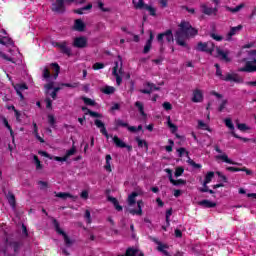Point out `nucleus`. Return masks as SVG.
Returning a JSON list of instances; mask_svg holds the SVG:
<instances>
[{"label":"nucleus","instance_id":"nucleus-1","mask_svg":"<svg viewBox=\"0 0 256 256\" xmlns=\"http://www.w3.org/2000/svg\"><path fill=\"white\" fill-rule=\"evenodd\" d=\"M252 47H255V42L245 44L238 54V57H240L238 60V71L241 73H255L256 71V50H246Z\"/></svg>","mask_w":256,"mask_h":256},{"label":"nucleus","instance_id":"nucleus-2","mask_svg":"<svg viewBox=\"0 0 256 256\" xmlns=\"http://www.w3.org/2000/svg\"><path fill=\"white\" fill-rule=\"evenodd\" d=\"M197 33H199L197 29L193 28L189 22L183 20L178 25V31L175 34L176 43L181 47H185V41L191 39V37H195Z\"/></svg>","mask_w":256,"mask_h":256},{"label":"nucleus","instance_id":"nucleus-3","mask_svg":"<svg viewBox=\"0 0 256 256\" xmlns=\"http://www.w3.org/2000/svg\"><path fill=\"white\" fill-rule=\"evenodd\" d=\"M137 195H139L137 192H133L128 196V207L131 215H143L145 203H143V200L136 201Z\"/></svg>","mask_w":256,"mask_h":256},{"label":"nucleus","instance_id":"nucleus-4","mask_svg":"<svg viewBox=\"0 0 256 256\" xmlns=\"http://www.w3.org/2000/svg\"><path fill=\"white\" fill-rule=\"evenodd\" d=\"M20 249H21L20 242L9 241V238H6L5 247L2 251V253L4 256H15V255H17V253H19Z\"/></svg>","mask_w":256,"mask_h":256},{"label":"nucleus","instance_id":"nucleus-5","mask_svg":"<svg viewBox=\"0 0 256 256\" xmlns=\"http://www.w3.org/2000/svg\"><path fill=\"white\" fill-rule=\"evenodd\" d=\"M112 73L116 77L117 85H121L123 81V60H121V56H118V62H115Z\"/></svg>","mask_w":256,"mask_h":256},{"label":"nucleus","instance_id":"nucleus-6","mask_svg":"<svg viewBox=\"0 0 256 256\" xmlns=\"http://www.w3.org/2000/svg\"><path fill=\"white\" fill-rule=\"evenodd\" d=\"M132 3L135 9H144V11H148L149 15L155 17L157 15V9L155 7L145 4L143 0H132Z\"/></svg>","mask_w":256,"mask_h":256},{"label":"nucleus","instance_id":"nucleus-7","mask_svg":"<svg viewBox=\"0 0 256 256\" xmlns=\"http://www.w3.org/2000/svg\"><path fill=\"white\" fill-rule=\"evenodd\" d=\"M214 149L216 153H219L215 156L216 161H222V163H227L228 165H237L219 146H215Z\"/></svg>","mask_w":256,"mask_h":256},{"label":"nucleus","instance_id":"nucleus-8","mask_svg":"<svg viewBox=\"0 0 256 256\" xmlns=\"http://www.w3.org/2000/svg\"><path fill=\"white\" fill-rule=\"evenodd\" d=\"M157 40L160 45H165V43H173V32L171 30H167L164 33L158 34Z\"/></svg>","mask_w":256,"mask_h":256},{"label":"nucleus","instance_id":"nucleus-9","mask_svg":"<svg viewBox=\"0 0 256 256\" xmlns=\"http://www.w3.org/2000/svg\"><path fill=\"white\" fill-rule=\"evenodd\" d=\"M51 10L53 13H63L65 11V0H53Z\"/></svg>","mask_w":256,"mask_h":256},{"label":"nucleus","instance_id":"nucleus-10","mask_svg":"<svg viewBox=\"0 0 256 256\" xmlns=\"http://www.w3.org/2000/svg\"><path fill=\"white\" fill-rule=\"evenodd\" d=\"M197 51H205L206 53H210V55H213V51H215V45H213L212 42L198 43L196 47Z\"/></svg>","mask_w":256,"mask_h":256},{"label":"nucleus","instance_id":"nucleus-11","mask_svg":"<svg viewBox=\"0 0 256 256\" xmlns=\"http://www.w3.org/2000/svg\"><path fill=\"white\" fill-rule=\"evenodd\" d=\"M216 57H218V59H221V61H225V63H229L231 61L229 51L222 50L221 48H216Z\"/></svg>","mask_w":256,"mask_h":256},{"label":"nucleus","instance_id":"nucleus-12","mask_svg":"<svg viewBox=\"0 0 256 256\" xmlns=\"http://www.w3.org/2000/svg\"><path fill=\"white\" fill-rule=\"evenodd\" d=\"M213 177H215V173L214 172H208L205 176V180H204V188L200 189V191H202V193H207V191H209V193H213V190H209L207 188V185H209V183H211V181L213 180Z\"/></svg>","mask_w":256,"mask_h":256},{"label":"nucleus","instance_id":"nucleus-13","mask_svg":"<svg viewBox=\"0 0 256 256\" xmlns=\"http://www.w3.org/2000/svg\"><path fill=\"white\" fill-rule=\"evenodd\" d=\"M74 47H77L78 49H83L87 47V38L80 36L76 37L73 42Z\"/></svg>","mask_w":256,"mask_h":256},{"label":"nucleus","instance_id":"nucleus-14","mask_svg":"<svg viewBox=\"0 0 256 256\" xmlns=\"http://www.w3.org/2000/svg\"><path fill=\"white\" fill-rule=\"evenodd\" d=\"M165 172L167 173L168 179H169L170 183H172V185H175V186L185 185V180H183V179H179V180L173 179V172L171 171V169L166 168Z\"/></svg>","mask_w":256,"mask_h":256},{"label":"nucleus","instance_id":"nucleus-15","mask_svg":"<svg viewBox=\"0 0 256 256\" xmlns=\"http://www.w3.org/2000/svg\"><path fill=\"white\" fill-rule=\"evenodd\" d=\"M200 8L204 15H217V7H209L207 4H201Z\"/></svg>","mask_w":256,"mask_h":256},{"label":"nucleus","instance_id":"nucleus-16","mask_svg":"<svg viewBox=\"0 0 256 256\" xmlns=\"http://www.w3.org/2000/svg\"><path fill=\"white\" fill-rule=\"evenodd\" d=\"M193 103H201L203 101V91L200 89H195L192 94Z\"/></svg>","mask_w":256,"mask_h":256},{"label":"nucleus","instance_id":"nucleus-17","mask_svg":"<svg viewBox=\"0 0 256 256\" xmlns=\"http://www.w3.org/2000/svg\"><path fill=\"white\" fill-rule=\"evenodd\" d=\"M50 69L52 71L53 79H57L59 77V73L61 72V67L58 63H51Z\"/></svg>","mask_w":256,"mask_h":256},{"label":"nucleus","instance_id":"nucleus-18","mask_svg":"<svg viewBox=\"0 0 256 256\" xmlns=\"http://www.w3.org/2000/svg\"><path fill=\"white\" fill-rule=\"evenodd\" d=\"M95 125L96 127H98V129H100V132L102 133V135L106 136L107 139H109V133H107V129L105 128V124L103 123V121L96 119Z\"/></svg>","mask_w":256,"mask_h":256},{"label":"nucleus","instance_id":"nucleus-19","mask_svg":"<svg viewBox=\"0 0 256 256\" xmlns=\"http://www.w3.org/2000/svg\"><path fill=\"white\" fill-rule=\"evenodd\" d=\"M6 199L12 209H15L17 207V200L15 199V194L12 192H8L6 195Z\"/></svg>","mask_w":256,"mask_h":256},{"label":"nucleus","instance_id":"nucleus-20","mask_svg":"<svg viewBox=\"0 0 256 256\" xmlns=\"http://www.w3.org/2000/svg\"><path fill=\"white\" fill-rule=\"evenodd\" d=\"M222 79L223 81H234V83H243V79L240 78L237 74H228Z\"/></svg>","mask_w":256,"mask_h":256},{"label":"nucleus","instance_id":"nucleus-21","mask_svg":"<svg viewBox=\"0 0 256 256\" xmlns=\"http://www.w3.org/2000/svg\"><path fill=\"white\" fill-rule=\"evenodd\" d=\"M241 29H243L242 25L232 27L230 29L229 33L227 34V41H231V37H233V35H237L239 33V31H241Z\"/></svg>","mask_w":256,"mask_h":256},{"label":"nucleus","instance_id":"nucleus-22","mask_svg":"<svg viewBox=\"0 0 256 256\" xmlns=\"http://www.w3.org/2000/svg\"><path fill=\"white\" fill-rule=\"evenodd\" d=\"M201 207H205L206 209H213V207H217V203L211 200H202L198 203Z\"/></svg>","mask_w":256,"mask_h":256},{"label":"nucleus","instance_id":"nucleus-23","mask_svg":"<svg viewBox=\"0 0 256 256\" xmlns=\"http://www.w3.org/2000/svg\"><path fill=\"white\" fill-rule=\"evenodd\" d=\"M74 29L75 31H80V32L85 31V22H83V20L81 19L75 20Z\"/></svg>","mask_w":256,"mask_h":256},{"label":"nucleus","instance_id":"nucleus-24","mask_svg":"<svg viewBox=\"0 0 256 256\" xmlns=\"http://www.w3.org/2000/svg\"><path fill=\"white\" fill-rule=\"evenodd\" d=\"M153 32L150 31V38L148 39V41L146 42V45L144 46V50L143 53H149V51H151V45L153 44Z\"/></svg>","mask_w":256,"mask_h":256},{"label":"nucleus","instance_id":"nucleus-25","mask_svg":"<svg viewBox=\"0 0 256 256\" xmlns=\"http://www.w3.org/2000/svg\"><path fill=\"white\" fill-rule=\"evenodd\" d=\"M52 223H53L54 229L58 233V235H62V237H65V232L61 229V226L59 225V222L57 221V219L53 218Z\"/></svg>","mask_w":256,"mask_h":256},{"label":"nucleus","instance_id":"nucleus-26","mask_svg":"<svg viewBox=\"0 0 256 256\" xmlns=\"http://www.w3.org/2000/svg\"><path fill=\"white\" fill-rule=\"evenodd\" d=\"M100 91L102 93H104L105 95H113V93H115V87H113V86H104L100 89Z\"/></svg>","mask_w":256,"mask_h":256},{"label":"nucleus","instance_id":"nucleus-27","mask_svg":"<svg viewBox=\"0 0 256 256\" xmlns=\"http://www.w3.org/2000/svg\"><path fill=\"white\" fill-rule=\"evenodd\" d=\"M113 142L115 143L116 147H120V149H125V147H127V144H125V142H123V140L117 136L113 137Z\"/></svg>","mask_w":256,"mask_h":256},{"label":"nucleus","instance_id":"nucleus-28","mask_svg":"<svg viewBox=\"0 0 256 256\" xmlns=\"http://www.w3.org/2000/svg\"><path fill=\"white\" fill-rule=\"evenodd\" d=\"M158 251H160L161 253H163L166 256H169V252H167L166 249H169V246L162 244L161 242L158 243V247H157Z\"/></svg>","mask_w":256,"mask_h":256},{"label":"nucleus","instance_id":"nucleus-29","mask_svg":"<svg viewBox=\"0 0 256 256\" xmlns=\"http://www.w3.org/2000/svg\"><path fill=\"white\" fill-rule=\"evenodd\" d=\"M108 200L113 203L116 211H123V207H121V205H119V201L116 200V198L113 197H108Z\"/></svg>","mask_w":256,"mask_h":256},{"label":"nucleus","instance_id":"nucleus-30","mask_svg":"<svg viewBox=\"0 0 256 256\" xmlns=\"http://www.w3.org/2000/svg\"><path fill=\"white\" fill-rule=\"evenodd\" d=\"M148 89L141 90V93H151V91H159L158 87H155V85L148 83L147 84Z\"/></svg>","mask_w":256,"mask_h":256},{"label":"nucleus","instance_id":"nucleus-31","mask_svg":"<svg viewBox=\"0 0 256 256\" xmlns=\"http://www.w3.org/2000/svg\"><path fill=\"white\" fill-rule=\"evenodd\" d=\"M167 125L169 129L171 130V133H177V126L173 123H171V116L167 117Z\"/></svg>","mask_w":256,"mask_h":256},{"label":"nucleus","instance_id":"nucleus-32","mask_svg":"<svg viewBox=\"0 0 256 256\" xmlns=\"http://www.w3.org/2000/svg\"><path fill=\"white\" fill-rule=\"evenodd\" d=\"M135 106L138 108V111L142 115V117H147V114H145V108L143 106V103L137 101L135 103Z\"/></svg>","mask_w":256,"mask_h":256},{"label":"nucleus","instance_id":"nucleus-33","mask_svg":"<svg viewBox=\"0 0 256 256\" xmlns=\"http://www.w3.org/2000/svg\"><path fill=\"white\" fill-rule=\"evenodd\" d=\"M111 155H106V165L104 166V169L108 172L111 173Z\"/></svg>","mask_w":256,"mask_h":256},{"label":"nucleus","instance_id":"nucleus-34","mask_svg":"<svg viewBox=\"0 0 256 256\" xmlns=\"http://www.w3.org/2000/svg\"><path fill=\"white\" fill-rule=\"evenodd\" d=\"M93 9V5L92 4H88L87 6L77 9L75 10V13H77L78 15H83L84 11H89Z\"/></svg>","mask_w":256,"mask_h":256},{"label":"nucleus","instance_id":"nucleus-35","mask_svg":"<svg viewBox=\"0 0 256 256\" xmlns=\"http://www.w3.org/2000/svg\"><path fill=\"white\" fill-rule=\"evenodd\" d=\"M4 126L10 131V135L12 139H15V134L13 132V128H11V125L9 124V121H7V118L3 119Z\"/></svg>","mask_w":256,"mask_h":256},{"label":"nucleus","instance_id":"nucleus-36","mask_svg":"<svg viewBox=\"0 0 256 256\" xmlns=\"http://www.w3.org/2000/svg\"><path fill=\"white\" fill-rule=\"evenodd\" d=\"M15 91H26L27 89H29V86H27V84L22 83V84H16L13 85Z\"/></svg>","mask_w":256,"mask_h":256},{"label":"nucleus","instance_id":"nucleus-37","mask_svg":"<svg viewBox=\"0 0 256 256\" xmlns=\"http://www.w3.org/2000/svg\"><path fill=\"white\" fill-rule=\"evenodd\" d=\"M236 127L239 129V131H249V129H251V127L247 126V124L239 122H236Z\"/></svg>","mask_w":256,"mask_h":256},{"label":"nucleus","instance_id":"nucleus-38","mask_svg":"<svg viewBox=\"0 0 256 256\" xmlns=\"http://www.w3.org/2000/svg\"><path fill=\"white\" fill-rule=\"evenodd\" d=\"M224 123H225L226 127H228V129H230V131H235V126L233 125V121L231 120V118L224 119Z\"/></svg>","mask_w":256,"mask_h":256},{"label":"nucleus","instance_id":"nucleus-39","mask_svg":"<svg viewBox=\"0 0 256 256\" xmlns=\"http://www.w3.org/2000/svg\"><path fill=\"white\" fill-rule=\"evenodd\" d=\"M34 159V163L36 165V169L39 171L41 169H43V164H41V160H39V157L37 155L33 156Z\"/></svg>","mask_w":256,"mask_h":256},{"label":"nucleus","instance_id":"nucleus-40","mask_svg":"<svg viewBox=\"0 0 256 256\" xmlns=\"http://www.w3.org/2000/svg\"><path fill=\"white\" fill-rule=\"evenodd\" d=\"M82 111H87V113H89L90 117H103V115H101L100 113H97V112H94V111H91V110H87V108L83 107L82 108Z\"/></svg>","mask_w":256,"mask_h":256},{"label":"nucleus","instance_id":"nucleus-41","mask_svg":"<svg viewBox=\"0 0 256 256\" xmlns=\"http://www.w3.org/2000/svg\"><path fill=\"white\" fill-rule=\"evenodd\" d=\"M82 100L84 101L85 105H90L91 107L95 106V100L87 97H82Z\"/></svg>","mask_w":256,"mask_h":256},{"label":"nucleus","instance_id":"nucleus-42","mask_svg":"<svg viewBox=\"0 0 256 256\" xmlns=\"http://www.w3.org/2000/svg\"><path fill=\"white\" fill-rule=\"evenodd\" d=\"M199 129H203L204 131H209V125H207L203 120L198 121Z\"/></svg>","mask_w":256,"mask_h":256},{"label":"nucleus","instance_id":"nucleus-43","mask_svg":"<svg viewBox=\"0 0 256 256\" xmlns=\"http://www.w3.org/2000/svg\"><path fill=\"white\" fill-rule=\"evenodd\" d=\"M243 7H245V4H240L235 8H228V11H230L231 13H239V11L243 9Z\"/></svg>","mask_w":256,"mask_h":256},{"label":"nucleus","instance_id":"nucleus-44","mask_svg":"<svg viewBox=\"0 0 256 256\" xmlns=\"http://www.w3.org/2000/svg\"><path fill=\"white\" fill-rule=\"evenodd\" d=\"M0 45H11V39L8 37H1Z\"/></svg>","mask_w":256,"mask_h":256},{"label":"nucleus","instance_id":"nucleus-45","mask_svg":"<svg viewBox=\"0 0 256 256\" xmlns=\"http://www.w3.org/2000/svg\"><path fill=\"white\" fill-rule=\"evenodd\" d=\"M42 77H44L45 79H51V71L49 70V68H44Z\"/></svg>","mask_w":256,"mask_h":256},{"label":"nucleus","instance_id":"nucleus-46","mask_svg":"<svg viewBox=\"0 0 256 256\" xmlns=\"http://www.w3.org/2000/svg\"><path fill=\"white\" fill-rule=\"evenodd\" d=\"M225 109H227V100H222L219 104L218 111L223 112Z\"/></svg>","mask_w":256,"mask_h":256},{"label":"nucleus","instance_id":"nucleus-47","mask_svg":"<svg viewBox=\"0 0 256 256\" xmlns=\"http://www.w3.org/2000/svg\"><path fill=\"white\" fill-rule=\"evenodd\" d=\"M136 141L138 143V147H145L146 150L148 149L147 142L145 140H142L140 138H136Z\"/></svg>","mask_w":256,"mask_h":256},{"label":"nucleus","instance_id":"nucleus-48","mask_svg":"<svg viewBox=\"0 0 256 256\" xmlns=\"http://www.w3.org/2000/svg\"><path fill=\"white\" fill-rule=\"evenodd\" d=\"M184 172L185 169H183V167H177L175 170V177H181Z\"/></svg>","mask_w":256,"mask_h":256},{"label":"nucleus","instance_id":"nucleus-49","mask_svg":"<svg viewBox=\"0 0 256 256\" xmlns=\"http://www.w3.org/2000/svg\"><path fill=\"white\" fill-rule=\"evenodd\" d=\"M168 143H169V145L166 146L165 149L168 153H171V151H173V145H175V142H173V140L169 139Z\"/></svg>","mask_w":256,"mask_h":256},{"label":"nucleus","instance_id":"nucleus-50","mask_svg":"<svg viewBox=\"0 0 256 256\" xmlns=\"http://www.w3.org/2000/svg\"><path fill=\"white\" fill-rule=\"evenodd\" d=\"M45 103L46 109H53V100H51V98H46Z\"/></svg>","mask_w":256,"mask_h":256},{"label":"nucleus","instance_id":"nucleus-51","mask_svg":"<svg viewBox=\"0 0 256 256\" xmlns=\"http://www.w3.org/2000/svg\"><path fill=\"white\" fill-rule=\"evenodd\" d=\"M54 45L55 47L60 48L61 53H65V42H62V43L55 42Z\"/></svg>","mask_w":256,"mask_h":256},{"label":"nucleus","instance_id":"nucleus-52","mask_svg":"<svg viewBox=\"0 0 256 256\" xmlns=\"http://www.w3.org/2000/svg\"><path fill=\"white\" fill-rule=\"evenodd\" d=\"M0 57L4 59L5 61H9L10 63H13V58L7 56V54L0 52Z\"/></svg>","mask_w":256,"mask_h":256},{"label":"nucleus","instance_id":"nucleus-53","mask_svg":"<svg viewBox=\"0 0 256 256\" xmlns=\"http://www.w3.org/2000/svg\"><path fill=\"white\" fill-rule=\"evenodd\" d=\"M177 153H178L179 157H183L184 155H189V153L187 152V150H185V148H179L177 150Z\"/></svg>","mask_w":256,"mask_h":256},{"label":"nucleus","instance_id":"nucleus-54","mask_svg":"<svg viewBox=\"0 0 256 256\" xmlns=\"http://www.w3.org/2000/svg\"><path fill=\"white\" fill-rule=\"evenodd\" d=\"M48 123L51 127L55 126V116L53 115H48Z\"/></svg>","mask_w":256,"mask_h":256},{"label":"nucleus","instance_id":"nucleus-55","mask_svg":"<svg viewBox=\"0 0 256 256\" xmlns=\"http://www.w3.org/2000/svg\"><path fill=\"white\" fill-rule=\"evenodd\" d=\"M211 37H212V39H214V41H223V36H221L219 34L212 33Z\"/></svg>","mask_w":256,"mask_h":256},{"label":"nucleus","instance_id":"nucleus-56","mask_svg":"<svg viewBox=\"0 0 256 256\" xmlns=\"http://www.w3.org/2000/svg\"><path fill=\"white\" fill-rule=\"evenodd\" d=\"M188 163H189V165H191L195 169H201V164H197V163H195V161H193L191 159L188 160Z\"/></svg>","mask_w":256,"mask_h":256},{"label":"nucleus","instance_id":"nucleus-57","mask_svg":"<svg viewBox=\"0 0 256 256\" xmlns=\"http://www.w3.org/2000/svg\"><path fill=\"white\" fill-rule=\"evenodd\" d=\"M85 219H86V222L88 223V224H90L91 223V212L89 211V210H86L85 211Z\"/></svg>","mask_w":256,"mask_h":256},{"label":"nucleus","instance_id":"nucleus-58","mask_svg":"<svg viewBox=\"0 0 256 256\" xmlns=\"http://www.w3.org/2000/svg\"><path fill=\"white\" fill-rule=\"evenodd\" d=\"M103 67H105V64L99 63V62H97V63H95V64L93 65V69H94L95 71H97V70H99V69H103Z\"/></svg>","mask_w":256,"mask_h":256},{"label":"nucleus","instance_id":"nucleus-59","mask_svg":"<svg viewBox=\"0 0 256 256\" xmlns=\"http://www.w3.org/2000/svg\"><path fill=\"white\" fill-rule=\"evenodd\" d=\"M116 125H117V127H128L129 126V124H127L123 120H117Z\"/></svg>","mask_w":256,"mask_h":256},{"label":"nucleus","instance_id":"nucleus-60","mask_svg":"<svg viewBox=\"0 0 256 256\" xmlns=\"http://www.w3.org/2000/svg\"><path fill=\"white\" fill-rule=\"evenodd\" d=\"M163 108H164L166 111H171V109H173V106H172L171 103H169V102H164V103H163Z\"/></svg>","mask_w":256,"mask_h":256},{"label":"nucleus","instance_id":"nucleus-61","mask_svg":"<svg viewBox=\"0 0 256 256\" xmlns=\"http://www.w3.org/2000/svg\"><path fill=\"white\" fill-rule=\"evenodd\" d=\"M14 113H15L16 121H18V123H21V112H19V110L17 109H14Z\"/></svg>","mask_w":256,"mask_h":256},{"label":"nucleus","instance_id":"nucleus-62","mask_svg":"<svg viewBox=\"0 0 256 256\" xmlns=\"http://www.w3.org/2000/svg\"><path fill=\"white\" fill-rule=\"evenodd\" d=\"M74 241L71 240L69 237L65 236V245L66 247H71L73 245Z\"/></svg>","mask_w":256,"mask_h":256},{"label":"nucleus","instance_id":"nucleus-63","mask_svg":"<svg viewBox=\"0 0 256 256\" xmlns=\"http://www.w3.org/2000/svg\"><path fill=\"white\" fill-rule=\"evenodd\" d=\"M38 185H40V189H47L49 184L45 181H38Z\"/></svg>","mask_w":256,"mask_h":256},{"label":"nucleus","instance_id":"nucleus-64","mask_svg":"<svg viewBox=\"0 0 256 256\" xmlns=\"http://www.w3.org/2000/svg\"><path fill=\"white\" fill-rule=\"evenodd\" d=\"M171 215H173V210L169 209L166 211V222L169 225V217H171Z\"/></svg>","mask_w":256,"mask_h":256}]
</instances>
